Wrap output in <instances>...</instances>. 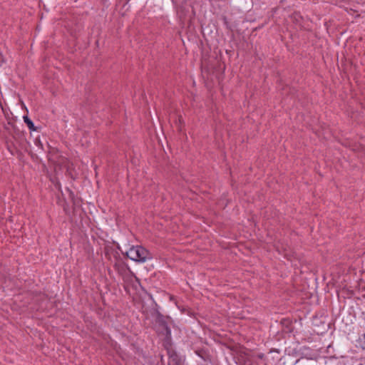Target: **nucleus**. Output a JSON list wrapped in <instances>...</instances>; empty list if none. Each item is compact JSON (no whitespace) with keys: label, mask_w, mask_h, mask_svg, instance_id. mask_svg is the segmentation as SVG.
<instances>
[{"label":"nucleus","mask_w":365,"mask_h":365,"mask_svg":"<svg viewBox=\"0 0 365 365\" xmlns=\"http://www.w3.org/2000/svg\"><path fill=\"white\" fill-rule=\"evenodd\" d=\"M136 262H145L150 258V252L145 248L141 246H136Z\"/></svg>","instance_id":"2"},{"label":"nucleus","mask_w":365,"mask_h":365,"mask_svg":"<svg viewBox=\"0 0 365 365\" xmlns=\"http://www.w3.org/2000/svg\"><path fill=\"white\" fill-rule=\"evenodd\" d=\"M4 129L12 135H14V133H16L17 130L16 125L11 122H8L7 125H4Z\"/></svg>","instance_id":"7"},{"label":"nucleus","mask_w":365,"mask_h":365,"mask_svg":"<svg viewBox=\"0 0 365 365\" xmlns=\"http://www.w3.org/2000/svg\"><path fill=\"white\" fill-rule=\"evenodd\" d=\"M115 248L119 250L121 254L126 258H129L133 261H136V247L132 246L129 249L123 250L117 242H115Z\"/></svg>","instance_id":"1"},{"label":"nucleus","mask_w":365,"mask_h":365,"mask_svg":"<svg viewBox=\"0 0 365 365\" xmlns=\"http://www.w3.org/2000/svg\"><path fill=\"white\" fill-rule=\"evenodd\" d=\"M160 360H161V361H163V356H160Z\"/></svg>","instance_id":"18"},{"label":"nucleus","mask_w":365,"mask_h":365,"mask_svg":"<svg viewBox=\"0 0 365 365\" xmlns=\"http://www.w3.org/2000/svg\"><path fill=\"white\" fill-rule=\"evenodd\" d=\"M118 318L120 319V321L123 322L124 327L129 322L128 317L124 315L119 317Z\"/></svg>","instance_id":"12"},{"label":"nucleus","mask_w":365,"mask_h":365,"mask_svg":"<svg viewBox=\"0 0 365 365\" xmlns=\"http://www.w3.org/2000/svg\"><path fill=\"white\" fill-rule=\"evenodd\" d=\"M195 354L202 359L205 361L211 362L212 356L209 351L205 349H199L195 351Z\"/></svg>","instance_id":"4"},{"label":"nucleus","mask_w":365,"mask_h":365,"mask_svg":"<svg viewBox=\"0 0 365 365\" xmlns=\"http://www.w3.org/2000/svg\"><path fill=\"white\" fill-rule=\"evenodd\" d=\"M264 365H267V364H264Z\"/></svg>","instance_id":"19"},{"label":"nucleus","mask_w":365,"mask_h":365,"mask_svg":"<svg viewBox=\"0 0 365 365\" xmlns=\"http://www.w3.org/2000/svg\"><path fill=\"white\" fill-rule=\"evenodd\" d=\"M240 357L243 359L247 365H252V355L248 351H241Z\"/></svg>","instance_id":"5"},{"label":"nucleus","mask_w":365,"mask_h":365,"mask_svg":"<svg viewBox=\"0 0 365 365\" xmlns=\"http://www.w3.org/2000/svg\"><path fill=\"white\" fill-rule=\"evenodd\" d=\"M106 255L108 256V258L110 259L109 253L108 252H106Z\"/></svg>","instance_id":"17"},{"label":"nucleus","mask_w":365,"mask_h":365,"mask_svg":"<svg viewBox=\"0 0 365 365\" xmlns=\"http://www.w3.org/2000/svg\"><path fill=\"white\" fill-rule=\"evenodd\" d=\"M291 19L293 22H294L297 24L301 25L303 18L298 12H294L292 14Z\"/></svg>","instance_id":"8"},{"label":"nucleus","mask_w":365,"mask_h":365,"mask_svg":"<svg viewBox=\"0 0 365 365\" xmlns=\"http://www.w3.org/2000/svg\"><path fill=\"white\" fill-rule=\"evenodd\" d=\"M264 354H257V357H258L259 359H263V358H264Z\"/></svg>","instance_id":"15"},{"label":"nucleus","mask_w":365,"mask_h":365,"mask_svg":"<svg viewBox=\"0 0 365 365\" xmlns=\"http://www.w3.org/2000/svg\"><path fill=\"white\" fill-rule=\"evenodd\" d=\"M281 324L288 329L287 331H292V322L289 319H283Z\"/></svg>","instance_id":"10"},{"label":"nucleus","mask_w":365,"mask_h":365,"mask_svg":"<svg viewBox=\"0 0 365 365\" xmlns=\"http://www.w3.org/2000/svg\"><path fill=\"white\" fill-rule=\"evenodd\" d=\"M359 342L361 344V348L363 349H365V333L363 334L360 337H359Z\"/></svg>","instance_id":"11"},{"label":"nucleus","mask_w":365,"mask_h":365,"mask_svg":"<svg viewBox=\"0 0 365 365\" xmlns=\"http://www.w3.org/2000/svg\"><path fill=\"white\" fill-rule=\"evenodd\" d=\"M36 144H38V145H41V146L42 147V144H41V143L40 142V140H36Z\"/></svg>","instance_id":"16"},{"label":"nucleus","mask_w":365,"mask_h":365,"mask_svg":"<svg viewBox=\"0 0 365 365\" xmlns=\"http://www.w3.org/2000/svg\"><path fill=\"white\" fill-rule=\"evenodd\" d=\"M24 120L31 130L35 131L37 130L32 120L27 115L24 116Z\"/></svg>","instance_id":"9"},{"label":"nucleus","mask_w":365,"mask_h":365,"mask_svg":"<svg viewBox=\"0 0 365 365\" xmlns=\"http://www.w3.org/2000/svg\"><path fill=\"white\" fill-rule=\"evenodd\" d=\"M167 352L169 359L174 364V365H183V360L175 351L172 349H168Z\"/></svg>","instance_id":"3"},{"label":"nucleus","mask_w":365,"mask_h":365,"mask_svg":"<svg viewBox=\"0 0 365 365\" xmlns=\"http://www.w3.org/2000/svg\"><path fill=\"white\" fill-rule=\"evenodd\" d=\"M120 260H118L117 259V257L115 256V269H118V272L120 275H121V272L123 271L125 272H128V274H130V271L129 269V268L127 267V266H125L123 265V267H121V268L120 269Z\"/></svg>","instance_id":"6"},{"label":"nucleus","mask_w":365,"mask_h":365,"mask_svg":"<svg viewBox=\"0 0 365 365\" xmlns=\"http://www.w3.org/2000/svg\"><path fill=\"white\" fill-rule=\"evenodd\" d=\"M70 196L71 197V200H73V205H77L78 202L74 200V195H73V192L71 191H70Z\"/></svg>","instance_id":"13"},{"label":"nucleus","mask_w":365,"mask_h":365,"mask_svg":"<svg viewBox=\"0 0 365 365\" xmlns=\"http://www.w3.org/2000/svg\"><path fill=\"white\" fill-rule=\"evenodd\" d=\"M284 257H286L288 260H292V256H291V255H289V254L287 253V252H286V250H284Z\"/></svg>","instance_id":"14"}]
</instances>
